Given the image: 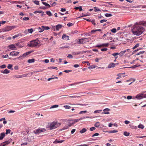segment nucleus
I'll list each match as a JSON object with an SVG mask.
<instances>
[{
    "instance_id": "f257e3e1",
    "label": "nucleus",
    "mask_w": 146,
    "mask_h": 146,
    "mask_svg": "<svg viewBox=\"0 0 146 146\" xmlns=\"http://www.w3.org/2000/svg\"><path fill=\"white\" fill-rule=\"evenodd\" d=\"M136 22L135 23L132 29L133 33L135 35L139 36L141 35L145 31L144 28L141 26V25H137L136 24ZM144 26L143 25H142Z\"/></svg>"
},
{
    "instance_id": "f03ea898",
    "label": "nucleus",
    "mask_w": 146,
    "mask_h": 146,
    "mask_svg": "<svg viewBox=\"0 0 146 146\" xmlns=\"http://www.w3.org/2000/svg\"><path fill=\"white\" fill-rule=\"evenodd\" d=\"M60 125V123L53 121L48 125V128L50 130L53 129L58 127Z\"/></svg>"
},
{
    "instance_id": "7ed1b4c3",
    "label": "nucleus",
    "mask_w": 146,
    "mask_h": 146,
    "mask_svg": "<svg viewBox=\"0 0 146 146\" xmlns=\"http://www.w3.org/2000/svg\"><path fill=\"white\" fill-rule=\"evenodd\" d=\"M39 44L38 40L36 39L29 42L28 44V46L29 47H34L36 46Z\"/></svg>"
},
{
    "instance_id": "20e7f679",
    "label": "nucleus",
    "mask_w": 146,
    "mask_h": 146,
    "mask_svg": "<svg viewBox=\"0 0 146 146\" xmlns=\"http://www.w3.org/2000/svg\"><path fill=\"white\" fill-rule=\"evenodd\" d=\"M46 131V129L45 128H39L34 130L33 132L37 134L42 132L45 131Z\"/></svg>"
},
{
    "instance_id": "39448f33",
    "label": "nucleus",
    "mask_w": 146,
    "mask_h": 146,
    "mask_svg": "<svg viewBox=\"0 0 146 146\" xmlns=\"http://www.w3.org/2000/svg\"><path fill=\"white\" fill-rule=\"evenodd\" d=\"M32 52L31 51H29L28 52H27L23 54L22 55L19 56V57H18V58H19L20 59H22L26 57L27 55H29Z\"/></svg>"
},
{
    "instance_id": "423d86ee",
    "label": "nucleus",
    "mask_w": 146,
    "mask_h": 146,
    "mask_svg": "<svg viewBox=\"0 0 146 146\" xmlns=\"http://www.w3.org/2000/svg\"><path fill=\"white\" fill-rule=\"evenodd\" d=\"M81 120V119H80V118L79 119L69 120L70 121V122L72 125L74 124L75 123Z\"/></svg>"
},
{
    "instance_id": "0eeeda50",
    "label": "nucleus",
    "mask_w": 146,
    "mask_h": 146,
    "mask_svg": "<svg viewBox=\"0 0 146 146\" xmlns=\"http://www.w3.org/2000/svg\"><path fill=\"white\" fill-rule=\"evenodd\" d=\"M13 28V26H8L3 28V32H8Z\"/></svg>"
},
{
    "instance_id": "6e6552de",
    "label": "nucleus",
    "mask_w": 146,
    "mask_h": 146,
    "mask_svg": "<svg viewBox=\"0 0 146 146\" xmlns=\"http://www.w3.org/2000/svg\"><path fill=\"white\" fill-rule=\"evenodd\" d=\"M143 92L139 93L136 95L135 98L138 100H140L143 99Z\"/></svg>"
},
{
    "instance_id": "1a4fd4ad",
    "label": "nucleus",
    "mask_w": 146,
    "mask_h": 146,
    "mask_svg": "<svg viewBox=\"0 0 146 146\" xmlns=\"http://www.w3.org/2000/svg\"><path fill=\"white\" fill-rule=\"evenodd\" d=\"M71 126H72V125L69 122L68 124L65 125L63 128L61 129L60 130L61 131H62L64 130L67 129Z\"/></svg>"
},
{
    "instance_id": "9d476101",
    "label": "nucleus",
    "mask_w": 146,
    "mask_h": 146,
    "mask_svg": "<svg viewBox=\"0 0 146 146\" xmlns=\"http://www.w3.org/2000/svg\"><path fill=\"white\" fill-rule=\"evenodd\" d=\"M19 53V52L13 51L11 52L9 54V55L11 56H17Z\"/></svg>"
},
{
    "instance_id": "9b49d317",
    "label": "nucleus",
    "mask_w": 146,
    "mask_h": 146,
    "mask_svg": "<svg viewBox=\"0 0 146 146\" xmlns=\"http://www.w3.org/2000/svg\"><path fill=\"white\" fill-rule=\"evenodd\" d=\"M117 64H115L113 62L110 63L108 65L107 68H113L115 67V65Z\"/></svg>"
},
{
    "instance_id": "f8f14e48",
    "label": "nucleus",
    "mask_w": 146,
    "mask_h": 146,
    "mask_svg": "<svg viewBox=\"0 0 146 146\" xmlns=\"http://www.w3.org/2000/svg\"><path fill=\"white\" fill-rule=\"evenodd\" d=\"M137 25H143L144 26H146V21H140L136 23Z\"/></svg>"
},
{
    "instance_id": "ddd939ff",
    "label": "nucleus",
    "mask_w": 146,
    "mask_h": 146,
    "mask_svg": "<svg viewBox=\"0 0 146 146\" xmlns=\"http://www.w3.org/2000/svg\"><path fill=\"white\" fill-rule=\"evenodd\" d=\"M9 48L11 50H16V49H15L16 47L15 45L13 44L10 45L8 46Z\"/></svg>"
},
{
    "instance_id": "4468645a",
    "label": "nucleus",
    "mask_w": 146,
    "mask_h": 146,
    "mask_svg": "<svg viewBox=\"0 0 146 146\" xmlns=\"http://www.w3.org/2000/svg\"><path fill=\"white\" fill-rule=\"evenodd\" d=\"M64 141V140H58L56 139L53 142V143L55 144L60 143H62Z\"/></svg>"
},
{
    "instance_id": "2eb2a0df",
    "label": "nucleus",
    "mask_w": 146,
    "mask_h": 146,
    "mask_svg": "<svg viewBox=\"0 0 146 146\" xmlns=\"http://www.w3.org/2000/svg\"><path fill=\"white\" fill-rule=\"evenodd\" d=\"M110 111V109L109 108H106L103 110L104 113L105 114H108L110 113L109 111Z\"/></svg>"
},
{
    "instance_id": "dca6fc26",
    "label": "nucleus",
    "mask_w": 146,
    "mask_h": 146,
    "mask_svg": "<svg viewBox=\"0 0 146 146\" xmlns=\"http://www.w3.org/2000/svg\"><path fill=\"white\" fill-rule=\"evenodd\" d=\"M62 38L64 40H68L69 39V36L66 35L65 34H64L62 36Z\"/></svg>"
},
{
    "instance_id": "f3484780",
    "label": "nucleus",
    "mask_w": 146,
    "mask_h": 146,
    "mask_svg": "<svg viewBox=\"0 0 146 146\" xmlns=\"http://www.w3.org/2000/svg\"><path fill=\"white\" fill-rule=\"evenodd\" d=\"M22 43L21 42L17 43L16 44V45L19 47L21 48L24 46V45L23 44H21Z\"/></svg>"
},
{
    "instance_id": "a211bd4d",
    "label": "nucleus",
    "mask_w": 146,
    "mask_h": 146,
    "mask_svg": "<svg viewBox=\"0 0 146 146\" xmlns=\"http://www.w3.org/2000/svg\"><path fill=\"white\" fill-rule=\"evenodd\" d=\"M62 25L61 24H58L56 26V31H58L61 28Z\"/></svg>"
},
{
    "instance_id": "6ab92c4d",
    "label": "nucleus",
    "mask_w": 146,
    "mask_h": 146,
    "mask_svg": "<svg viewBox=\"0 0 146 146\" xmlns=\"http://www.w3.org/2000/svg\"><path fill=\"white\" fill-rule=\"evenodd\" d=\"M1 72L3 74H8L10 72V71L7 69H5L4 71L1 70Z\"/></svg>"
},
{
    "instance_id": "aec40b11",
    "label": "nucleus",
    "mask_w": 146,
    "mask_h": 146,
    "mask_svg": "<svg viewBox=\"0 0 146 146\" xmlns=\"http://www.w3.org/2000/svg\"><path fill=\"white\" fill-rule=\"evenodd\" d=\"M5 135V134L4 133H2L0 134V140L3 139Z\"/></svg>"
},
{
    "instance_id": "412c9836",
    "label": "nucleus",
    "mask_w": 146,
    "mask_h": 146,
    "mask_svg": "<svg viewBox=\"0 0 146 146\" xmlns=\"http://www.w3.org/2000/svg\"><path fill=\"white\" fill-rule=\"evenodd\" d=\"M90 15V14L89 13H86V14H82V15H81L80 17H78V18L82 17H86Z\"/></svg>"
},
{
    "instance_id": "4be33fe9",
    "label": "nucleus",
    "mask_w": 146,
    "mask_h": 146,
    "mask_svg": "<svg viewBox=\"0 0 146 146\" xmlns=\"http://www.w3.org/2000/svg\"><path fill=\"white\" fill-rule=\"evenodd\" d=\"M119 54L118 53H115L112 54V55L113 56H114L115 59H116L118 57V56L117 55Z\"/></svg>"
},
{
    "instance_id": "5701e85b",
    "label": "nucleus",
    "mask_w": 146,
    "mask_h": 146,
    "mask_svg": "<svg viewBox=\"0 0 146 146\" xmlns=\"http://www.w3.org/2000/svg\"><path fill=\"white\" fill-rule=\"evenodd\" d=\"M35 61V59L34 58H32L28 60V62L29 63L34 62Z\"/></svg>"
},
{
    "instance_id": "b1692460",
    "label": "nucleus",
    "mask_w": 146,
    "mask_h": 146,
    "mask_svg": "<svg viewBox=\"0 0 146 146\" xmlns=\"http://www.w3.org/2000/svg\"><path fill=\"white\" fill-rule=\"evenodd\" d=\"M38 31L40 32L41 33L42 32L44 31V29L42 28V27H38L37 29Z\"/></svg>"
},
{
    "instance_id": "393cba45",
    "label": "nucleus",
    "mask_w": 146,
    "mask_h": 146,
    "mask_svg": "<svg viewBox=\"0 0 146 146\" xmlns=\"http://www.w3.org/2000/svg\"><path fill=\"white\" fill-rule=\"evenodd\" d=\"M42 27L43 28L44 30H47L50 29V27L48 26H42Z\"/></svg>"
},
{
    "instance_id": "a878e982",
    "label": "nucleus",
    "mask_w": 146,
    "mask_h": 146,
    "mask_svg": "<svg viewBox=\"0 0 146 146\" xmlns=\"http://www.w3.org/2000/svg\"><path fill=\"white\" fill-rule=\"evenodd\" d=\"M7 143V144L9 143L8 141H5L3 143H1L0 144V146H5L6 144H5V143Z\"/></svg>"
},
{
    "instance_id": "bb28decb",
    "label": "nucleus",
    "mask_w": 146,
    "mask_h": 146,
    "mask_svg": "<svg viewBox=\"0 0 146 146\" xmlns=\"http://www.w3.org/2000/svg\"><path fill=\"white\" fill-rule=\"evenodd\" d=\"M74 9L76 10H78V9H79L80 11H81L82 10V9L81 6H80L79 7H75L74 8Z\"/></svg>"
},
{
    "instance_id": "cd10ccee",
    "label": "nucleus",
    "mask_w": 146,
    "mask_h": 146,
    "mask_svg": "<svg viewBox=\"0 0 146 146\" xmlns=\"http://www.w3.org/2000/svg\"><path fill=\"white\" fill-rule=\"evenodd\" d=\"M141 6L142 8H146V5H139L138 6L133 7L135 8H138L139 7Z\"/></svg>"
},
{
    "instance_id": "c85d7f7f",
    "label": "nucleus",
    "mask_w": 146,
    "mask_h": 146,
    "mask_svg": "<svg viewBox=\"0 0 146 146\" xmlns=\"http://www.w3.org/2000/svg\"><path fill=\"white\" fill-rule=\"evenodd\" d=\"M100 125V123L99 122H96L94 124V126L96 127H98Z\"/></svg>"
},
{
    "instance_id": "c756f323",
    "label": "nucleus",
    "mask_w": 146,
    "mask_h": 146,
    "mask_svg": "<svg viewBox=\"0 0 146 146\" xmlns=\"http://www.w3.org/2000/svg\"><path fill=\"white\" fill-rule=\"evenodd\" d=\"M86 131V129L85 128H83L80 131V132L81 133H83L85 132Z\"/></svg>"
},
{
    "instance_id": "7c9ffc66",
    "label": "nucleus",
    "mask_w": 146,
    "mask_h": 146,
    "mask_svg": "<svg viewBox=\"0 0 146 146\" xmlns=\"http://www.w3.org/2000/svg\"><path fill=\"white\" fill-rule=\"evenodd\" d=\"M118 132V131L114 130H111L110 131H108V132H109L110 133H117Z\"/></svg>"
},
{
    "instance_id": "2f4dec72",
    "label": "nucleus",
    "mask_w": 146,
    "mask_h": 146,
    "mask_svg": "<svg viewBox=\"0 0 146 146\" xmlns=\"http://www.w3.org/2000/svg\"><path fill=\"white\" fill-rule=\"evenodd\" d=\"M130 133L129 132H127V131H124L123 133V135L126 136H128L129 135Z\"/></svg>"
},
{
    "instance_id": "473e14b6",
    "label": "nucleus",
    "mask_w": 146,
    "mask_h": 146,
    "mask_svg": "<svg viewBox=\"0 0 146 146\" xmlns=\"http://www.w3.org/2000/svg\"><path fill=\"white\" fill-rule=\"evenodd\" d=\"M46 13L47 15H48L49 16H51L52 15V14L50 11H46Z\"/></svg>"
},
{
    "instance_id": "72a5a7b5",
    "label": "nucleus",
    "mask_w": 146,
    "mask_h": 146,
    "mask_svg": "<svg viewBox=\"0 0 146 146\" xmlns=\"http://www.w3.org/2000/svg\"><path fill=\"white\" fill-rule=\"evenodd\" d=\"M13 66V65L11 64H9L7 66V68L9 69H11L12 70H13V69L12 68Z\"/></svg>"
},
{
    "instance_id": "f704fd0d",
    "label": "nucleus",
    "mask_w": 146,
    "mask_h": 146,
    "mask_svg": "<svg viewBox=\"0 0 146 146\" xmlns=\"http://www.w3.org/2000/svg\"><path fill=\"white\" fill-rule=\"evenodd\" d=\"M129 50V49H127L125 50L122 51L120 53H119V54H122L123 55L125 53V52H126V51L128 50Z\"/></svg>"
},
{
    "instance_id": "c9c22d12",
    "label": "nucleus",
    "mask_w": 146,
    "mask_h": 146,
    "mask_svg": "<svg viewBox=\"0 0 146 146\" xmlns=\"http://www.w3.org/2000/svg\"><path fill=\"white\" fill-rule=\"evenodd\" d=\"M123 75V74H117V76H118V77H117L116 78L117 79H118L120 78H121L122 77V75Z\"/></svg>"
},
{
    "instance_id": "e433bc0d",
    "label": "nucleus",
    "mask_w": 146,
    "mask_h": 146,
    "mask_svg": "<svg viewBox=\"0 0 146 146\" xmlns=\"http://www.w3.org/2000/svg\"><path fill=\"white\" fill-rule=\"evenodd\" d=\"M105 16L106 17H109L112 16V15L110 13H106Z\"/></svg>"
},
{
    "instance_id": "4c0bfd02",
    "label": "nucleus",
    "mask_w": 146,
    "mask_h": 146,
    "mask_svg": "<svg viewBox=\"0 0 146 146\" xmlns=\"http://www.w3.org/2000/svg\"><path fill=\"white\" fill-rule=\"evenodd\" d=\"M144 127V126L142 124H139L138 125V127L139 128H141V129H143Z\"/></svg>"
},
{
    "instance_id": "58836bf2",
    "label": "nucleus",
    "mask_w": 146,
    "mask_h": 146,
    "mask_svg": "<svg viewBox=\"0 0 146 146\" xmlns=\"http://www.w3.org/2000/svg\"><path fill=\"white\" fill-rule=\"evenodd\" d=\"M36 13H42V14L44 13V12L43 11H34L33 12V13H35V14H36Z\"/></svg>"
},
{
    "instance_id": "ea45409f",
    "label": "nucleus",
    "mask_w": 146,
    "mask_h": 146,
    "mask_svg": "<svg viewBox=\"0 0 146 146\" xmlns=\"http://www.w3.org/2000/svg\"><path fill=\"white\" fill-rule=\"evenodd\" d=\"M33 2L35 4H36V5H39V2L38 1L34 0L33 1Z\"/></svg>"
},
{
    "instance_id": "a19ab883",
    "label": "nucleus",
    "mask_w": 146,
    "mask_h": 146,
    "mask_svg": "<svg viewBox=\"0 0 146 146\" xmlns=\"http://www.w3.org/2000/svg\"><path fill=\"white\" fill-rule=\"evenodd\" d=\"M11 131V130H10L9 129H7L6 130V132L5 134L6 135H7L8 134H9L10 133Z\"/></svg>"
},
{
    "instance_id": "79ce46f5",
    "label": "nucleus",
    "mask_w": 146,
    "mask_h": 146,
    "mask_svg": "<svg viewBox=\"0 0 146 146\" xmlns=\"http://www.w3.org/2000/svg\"><path fill=\"white\" fill-rule=\"evenodd\" d=\"M94 8L95 9L94 11L95 12H97V11H100V10L99 8H98L97 7H94Z\"/></svg>"
},
{
    "instance_id": "37998d69",
    "label": "nucleus",
    "mask_w": 146,
    "mask_h": 146,
    "mask_svg": "<svg viewBox=\"0 0 146 146\" xmlns=\"http://www.w3.org/2000/svg\"><path fill=\"white\" fill-rule=\"evenodd\" d=\"M39 8L41 9H42L44 10L46 9H47V7H46L45 6H41L39 7Z\"/></svg>"
},
{
    "instance_id": "c03bdc74",
    "label": "nucleus",
    "mask_w": 146,
    "mask_h": 146,
    "mask_svg": "<svg viewBox=\"0 0 146 146\" xmlns=\"http://www.w3.org/2000/svg\"><path fill=\"white\" fill-rule=\"evenodd\" d=\"M111 31L113 33H115L116 32V29L115 28H113L111 29Z\"/></svg>"
},
{
    "instance_id": "a18cd8bd",
    "label": "nucleus",
    "mask_w": 146,
    "mask_h": 146,
    "mask_svg": "<svg viewBox=\"0 0 146 146\" xmlns=\"http://www.w3.org/2000/svg\"><path fill=\"white\" fill-rule=\"evenodd\" d=\"M80 97V96H75V95H73V96H70L69 97H70V98H78V97Z\"/></svg>"
},
{
    "instance_id": "49530a36",
    "label": "nucleus",
    "mask_w": 146,
    "mask_h": 146,
    "mask_svg": "<svg viewBox=\"0 0 146 146\" xmlns=\"http://www.w3.org/2000/svg\"><path fill=\"white\" fill-rule=\"evenodd\" d=\"M58 107V105H53L50 108V109H52L54 108H57Z\"/></svg>"
},
{
    "instance_id": "de8ad7c7",
    "label": "nucleus",
    "mask_w": 146,
    "mask_h": 146,
    "mask_svg": "<svg viewBox=\"0 0 146 146\" xmlns=\"http://www.w3.org/2000/svg\"><path fill=\"white\" fill-rule=\"evenodd\" d=\"M48 68L49 69H56L57 70L58 69L56 67L54 66L49 67H48Z\"/></svg>"
},
{
    "instance_id": "09e8293b",
    "label": "nucleus",
    "mask_w": 146,
    "mask_h": 146,
    "mask_svg": "<svg viewBox=\"0 0 146 146\" xmlns=\"http://www.w3.org/2000/svg\"><path fill=\"white\" fill-rule=\"evenodd\" d=\"M82 82H75V83H73V84H70V86H72L75 85L77 84H78L80 83H82Z\"/></svg>"
},
{
    "instance_id": "8fccbe9b",
    "label": "nucleus",
    "mask_w": 146,
    "mask_h": 146,
    "mask_svg": "<svg viewBox=\"0 0 146 146\" xmlns=\"http://www.w3.org/2000/svg\"><path fill=\"white\" fill-rule=\"evenodd\" d=\"M42 71H43L41 69H39L37 71H35L33 72H32V73H35V72L37 73V72H42Z\"/></svg>"
},
{
    "instance_id": "3c124183",
    "label": "nucleus",
    "mask_w": 146,
    "mask_h": 146,
    "mask_svg": "<svg viewBox=\"0 0 146 146\" xmlns=\"http://www.w3.org/2000/svg\"><path fill=\"white\" fill-rule=\"evenodd\" d=\"M33 31V30L32 29H28V32L30 33H32Z\"/></svg>"
},
{
    "instance_id": "603ef678",
    "label": "nucleus",
    "mask_w": 146,
    "mask_h": 146,
    "mask_svg": "<svg viewBox=\"0 0 146 146\" xmlns=\"http://www.w3.org/2000/svg\"><path fill=\"white\" fill-rule=\"evenodd\" d=\"M108 45H109L108 43H104V44H102V47L108 46Z\"/></svg>"
},
{
    "instance_id": "864d4df0",
    "label": "nucleus",
    "mask_w": 146,
    "mask_h": 146,
    "mask_svg": "<svg viewBox=\"0 0 146 146\" xmlns=\"http://www.w3.org/2000/svg\"><path fill=\"white\" fill-rule=\"evenodd\" d=\"M64 107L65 109H70L71 108V107L70 106H64Z\"/></svg>"
},
{
    "instance_id": "5fc2aeb1",
    "label": "nucleus",
    "mask_w": 146,
    "mask_h": 146,
    "mask_svg": "<svg viewBox=\"0 0 146 146\" xmlns=\"http://www.w3.org/2000/svg\"><path fill=\"white\" fill-rule=\"evenodd\" d=\"M20 34H19L17 35H15L14 36H13V39H14L15 38L19 36H20Z\"/></svg>"
},
{
    "instance_id": "6e6d98bb",
    "label": "nucleus",
    "mask_w": 146,
    "mask_h": 146,
    "mask_svg": "<svg viewBox=\"0 0 146 146\" xmlns=\"http://www.w3.org/2000/svg\"><path fill=\"white\" fill-rule=\"evenodd\" d=\"M102 111V110H96L94 112V113H100V111Z\"/></svg>"
},
{
    "instance_id": "4d7b16f0",
    "label": "nucleus",
    "mask_w": 146,
    "mask_h": 146,
    "mask_svg": "<svg viewBox=\"0 0 146 146\" xmlns=\"http://www.w3.org/2000/svg\"><path fill=\"white\" fill-rule=\"evenodd\" d=\"M81 53V52L79 51L78 52H74L73 53V54L74 55H78L80 54Z\"/></svg>"
},
{
    "instance_id": "13d9d810",
    "label": "nucleus",
    "mask_w": 146,
    "mask_h": 146,
    "mask_svg": "<svg viewBox=\"0 0 146 146\" xmlns=\"http://www.w3.org/2000/svg\"><path fill=\"white\" fill-rule=\"evenodd\" d=\"M29 18L28 17H25L23 19V21H28L29 20Z\"/></svg>"
},
{
    "instance_id": "bf43d9fd",
    "label": "nucleus",
    "mask_w": 146,
    "mask_h": 146,
    "mask_svg": "<svg viewBox=\"0 0 146 146\" xmlns=\"http://www.w3.org/2000/svg\"><path fill=\"white\" fill-rule=\"evenodd\" d=\"M102 59V58H96L95 59V61L96 62H99V60H101Z\"/></svg>"
},
{
    "instance_id": "052dcab7",
    "label": "nucleus",
    "mask_w": 146,
    "mask_h": 146,
    "mask_svg": "<svg viewBox=\"0 0 146 146\" xmlns=\"http://www.w3.org/2000/svg\"><path fill=\"white\" fill-rule=\"evenodd\" d=\"M0 67L1 68H4L6 67V66L5 64H3Z\"/></svg>"
},
{
    "instance_id": "680f3d73",
    "label": "nucleus",
    "mask_w": 146,
    "mask_h": 146,
    "mask_svg": "<svg viewBox=\"0 0 146 146\" xmlns=\"http://www.w3.org/2000/svg\"><path fill=\"white\" fill-rule=\"evenodd\" d=\"M139 45V43L137 44H136L135 45V46L133 48V49H134L138 47Z\"/></svg>"
},
{
    "instance_id": "e2e57ef3",
    "label": "nucleus",
    "mask_w": 146,
    "mask_h": 146,
    "mask_svg": "<svg viewBox=\"0 0 146 146\" xmlns=\"http://www.w3.org/2000/svg\"><path fill=\"white\" fill-rule=\"evenodd\" d=\"M87 111L86 110V111H80L79 113V114H82L83 113H86V112H87Z\"/></svg>"
},
{
    "instance_id": "0e129e2a",
    "label": "nucleus",
    "mask_w": 146,
    "mask_h": 146,
    "mask_svg": "<svg viewBox=\"0 0 146 146\" xmlns=\"http://www.w3.org/2000/svg\"><path fill=\"white\" fill-rule=\"evenodd\" d=\"M73 25V24H72V23H69L67 24V25L68 27H70L71 26H72Z\"/></svg>"
},
{
    "instance_id": "69168bd1",
    "label": "nucleus",
    "mask_w": 146,
    "mask_h": 146,
    "mask_svg": "<svg viewBox=\"0 0 146 146\" xmlns=\"http://www.w3.org/2000/svg\"><path fill=\"white\" fill-rule=\"evenodd\" d=\"M96 47L101 48L102 47V44H98L95 46Z\"/></svg>"
},
{
    "instance_id": "338daca9",
    "label": "nucleus",
    "mask_w": 146,
    "mask_h": 146,
    "mask_svg": "<svg viewBox=\"0 0 146 146\" xmlns=\"http://www.w3.org/2000/svg\"><path fill=\"white\" fill-rule=\"evenodd\" d=\"M96 128L95 127H92L90 128V130L91 131H92L94 130Z\"/></svg>"
},
{
    "instance_id": "774afa93",
    "label": "nucleus",
    "mask_w": 146,
    "mask_h": 146,
    "mask_svg": "<svg viewBox=\"0 0 146 146\" xmlns=\"http://www.w3.org/2000/svg\"><path fill=\"white\" fill-rule=\"evenodd\" d=\"M67 57L69 58H73V56L72 54H68V56H67Z\"/></svg>"
}]
</instances>
